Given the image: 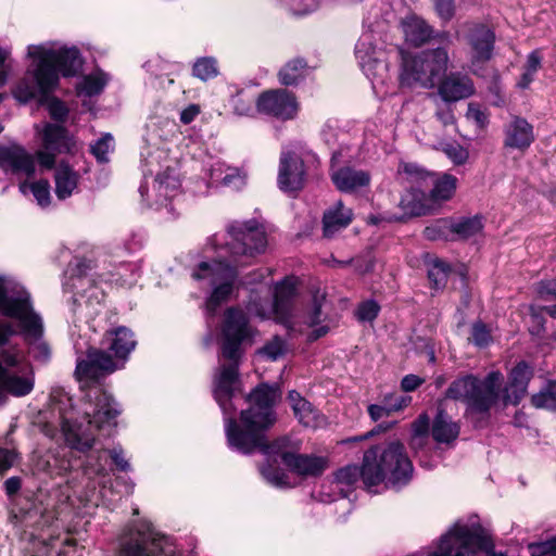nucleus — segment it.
Listing matches in <instances>:
<instances>
[{
    "label": "nucleus",
    "mask_w": 556,
    "mask_h": 556,
    "mask_svg": "<svg viewBox=\"0 0 556 556\" xmlns=\"http://www.w3.org/2000/svg\"><path fill=\"white\" fill-rule=\"evenodd\" d=\"M280 396L281 392L276 386H257L248 396L250 407L241 412L242 427L233 418H226V435L229 445L241 453L250 454L256 448L262 451L267 456V465L261 468L262 476L275 486H287L288 476L283 470L274 467L278 459L303 477L321 475L328 467V462L320 456L294 454L287 438L265 443L264 430L276 421L273 408Z\"/></svg>",
    "instance_id": "f257e3e1"
},
{
    "label": "nucleus",
    "mask_w": 556,
    "mask_h": 556,
    "mask_svg": "<svg viewBox=\"0 0 556 556\" xmlns=\"http://www.w3.org/2000/svg\"><path fill=\"white\" fill-rule=\"evenodd\" d=\"M31 59L26 76L13 90L14 98L26 103L37 94L46 96L59 84L60 73L74 76L81 68L83 60L76 47L59 46L48 42L28 47Z\"/></svg>",
    "instance_id": "f03ea898"
},
{
    "label": "nucleus",
    "mask_w": 556,
    "mask_h": 556,
    "mask_svg": "<svg viewBox=\"0 0 556 556\" xmlns=\"http://www.w3.org/2000/svg\"><path fill=\"white\" fill-rule=\"evenodd\" d=\"M412 473L413 465L404 445L393 441L368 448L364 453L361 469L356 465H348L334 473V481L341 490L354 486L359 478L367 488L382 482L401 485L408 482Z\"/></svg>",
    "instance_id": "7ed1b4c3"
},
{
    "label": "nucleus",
    "mask_w": 556,
    "mask_h": 556,
    "mask_svg": "<svg viewBox=\"0 0 556 556\" xmlns=\"http://www.w3.org/2000/svg\"><path fill=\"white\" fill-rule=\"evenodd\" d=\"M94 402L90 409L85 410L83 421H74L73 410L63 412L60 408L61 427L67 444L80 452L90 450L96 441L97 432L108 431L116 426L121 413L118 404L111 394L96 390Z\"/></svg>",
    "instance_id": "20e7f679"
},
{
    "label": "nucleus",
    "mask_w": 556,
    "mask_h": 556,
    "mask_svg": "<svg viewBox=\"0 0 556 556\" xmlns=\"http://www.w3.org/2000/svg\"><path fill=\"white\" fill-rule=\"evenodd\" d=\"M16 330L11 323H0V405L5 394L25 396L35 384V376L30 365L18 369L25 363L23 349L12 341Z\"/></svg>",
    "instance_id": "39448f33"
},
{
    "label": "nucleus",
    "mask_w": 556,
    "mask_h": 556,
    "mask_svg": "<svg viewBox=\"0 0 556 556\" xmlns=\"http://www.w3.org/2000/svg\"><path fill=\"white\" fill-rule=\"evenodd\" d=\"M295 294L296 280L294 277H287L275 286L273 300H270L271 290L267 286L252 290L247 309L260 319L274 318L288 329L296 330L291 306V300ZM298 331H303V329L299 328Z\"/></svg>",
    "instance_id": "423d86ee"
},
{
    "label": "nucleus",
    "mask_w": 556,
    "mask_h": 556,
    "mask_svg": "<svg viewBox=\"0 0 556 556\" xmlns=\"http://www.w3.org/2000/svg\"><path fill=\"white\" fill-rule=\"evenodd\" d=\"M502 386L503 375L500 371H491L482 380L467 375L454 380L445 396L466 403L469 414H486L497 403Z\"/></svg>",
    "instance_id": "0eeeda50"
},
{
    "label": "nucleus",
    "mask_w": 556,
    "mask_h": 556,
    "mask_svg": "<svg viewBox=\"0 0 556 556\" xmlns=\"http://www.w3.org/2000/svg\"><path fill=\"white\" fill-rule=\"evenodd\" d=\"M448 54L443 48L422 51L403 61L400 81L406 87L433 88L447 70Z\"/></svg>",
    "instance_id": "6e6552de"
},
{
    "label": "nucleus",
    "mask_w": 556,
    "mask_h": 556,
    "mask_svg": "<svg viewBox=\"0 0 556 556\" xmlns=\"http://www.w3.org/2000/svg\"><path fill=\"white\" fill-rule=\"evenodd\" d=\"M15 309H8L5 317L18 321L20 331L29 345V353L35 361L47 364L51 359V348L42 340L43 323L34 309L31 296L18 301Z\"/></svg>",
    "instance_id": "1a4fd4ad"
},
{
    "label": "nucleus",
    "mask_w": 556,
    "mask_h": 556,
    "mask_svg": "<svg viewBox=\"0 0 556 556\" xmlns=\"http://www.w3.org/2000/svg\"><path fill=\"white\" fill-rule=\"evenodd\" d=\"M229 240L227 248L233 256L254 257L267 248V235L264 226L255 219L233 222L227 227Z\"/></svg>",
    "instance_id": "9d476101"
},
{
    "label": "nucleus",
    "mask_w": 556,
    "mask_h": 556,
    "mask_svg": "<svg viewBox=\"0 0 556 556\" xmlns=\"http://www.w3.org/2000/svg\"><path fill=\"white\" fill-rule=\"evenodd\" d=\"M192 277L197 280L207 279L211 285L216 286L206 301L207 313L214 315L218 306L231 295L237 279V271L235 267L220 261H214L213 263L202 262L192 274Z\"/></svg>",
    "instance_id": "9b49d317"
},
{
    "label": "nucleus",
    "mask_w": 556,
    "mask_h": 556,
    "mask_svg": "<svg viewBox=\"0 0 556 556\" xmlns=\"http://www.w3.org/2000/svg\"><path fill=\"white\" fill-rule=\"evenodd\" d=\"M172 546L157 539L150 525L131 526L119 539L121 556H172Z\"/></svg>",
    "instance_id": "f8f14e48"
},
{
    "label": "nucleus",
    "mask_w": 556,
    "mask_h": 556,
    "mask_svg": "<svg viewBox=\"0 0 556 556\" xmlns=\"http://www.w3.org/2000/svg\"><path fill=\"white\" fill-rule=\"evenodd\" d=\"M222 356L224 359L240 358V344L252 334L244 312L237 307L228 308L223 325Z\"/></svg>",
    "instance_id": "ddd939ff"
},
{
    "label": "nucleus",
    "mask_w": 556,
    "mask_h": 556,
    "mask_svg": "<svg viewBox=\"0 0 556 556\" xmlns=\"http://www.w3.org/2000/svg\"><path fill=\"white\" fill-rule=\"evenodd\" d=\"M239 359H227L228 363L220 364L213 377V395L225 415L235 410L231 399L240 390Z\"/></svg>",
    "instance_id": "4468645a"
},
{
    "label": "nucleus",
    "mask_w": 556,
    "mask_h": 556,
    "mask_svg": "<svg viewBox=\"0 0 556 556\" xmlns=\"http://www.w3.org/2000/svg\"><path fill=\"white\" fill-rule=\"evenodd\" d=\"M306 182V168L298 150H283L279 159L277 184L287 193H296Z\"/></svg>",
    "instance_id": "2eb2a0df"
},
{
    "label": "nucleus",
    "mask_w": 556,
    "mask_h": 556,
    "mask_svg": "<svg viewBox=\"0 0 556 556\" xmlns=\"http://www.w3.org/2000/svg\"><path fill=\"white\" fill-rule=\"evenodd\" d=\"M41 141V149L36 152V155L45 168H52L56 154L71 152L75 146L65 128L52 124L45 125Z\"/></svg>",
    "instance_id": "dca6fc26"
},
{
    "label": "nucleus",
    "mask_w": 556,
    "mask_h": 556,
    "mask_svg": "<svg viewBox=\"0 0 556 556\" xmlns=\"http://www.w3.org/2000/svg\"><path fill=\"white\" fill-rule=\"evenodd\" d=\"M256 105L261 113L282 121L294 118L299 110L295 97L285 89L263 92L258 97Z\"/></svg>",
    "instance_id": "f3484780"
},
{
    "label": "nucleus",
    "mask_w": 556,
    "mask_h": 556,
    "mask_svg": "<svg viewBox=\"0 0 556 556\" xmlns=\"http://www.w3.org/2000/svg\"><path fill=\"white\" fill-rule=\"evenodd\" d=\"M466 39L470 49L471 68L476 71L478 65L491 59L495 36L488 26L473 24L469 27Z\"/></svg>",
    "instance_id": "a211bd4d"
},
{
    "label": "nucleus",
    "mask_w": 556,
    "mask_h": 556,
    "mask_svg": "<svg viewBox=\"0 0 556 556\" xmlns=\"http://www.w3.org/2000/svg\"><path fill=\"white\" fill-rule=\"evenodd\" d=\"M433 184V188L430 191L429 198L424 203L413 207L415 215H427L433 213L441 202L448 201L452 199L456 191L457 178L450 174H443L440 177L430 179Z\"/></svg>",
    "instance_id": "6ab92c4d"
},
{
    "label": "nucleus",
    "mask_w": 556,
    "mask_h": 556,
    "mask_svg": "<svg viewBox=\"0 0 556 556\" xmlns=\"http://www.w3.org/2000/svg\"><path fill=\"white\" fill-rule=\"evenodd\" d=\"M506 149L526 151L534 141L533 126L523 117L513 115L503 128Z\"/></svg>",
    "instance_id": "aec40b11"
},
{
    "label": "nucleus",
    "mask_w": 556,
    "mask_h": 556,
    "mask_svg": "<svg viewBox=\"0 0 556 556\" xmlns=\"http://www.w3.org/2000/svg\"><path fill=\"white\" fill-rule=\"evenodd\" d=\"M476 91L472 79L462 73H450L438 86V93L445 103H454L470 98Z\"/></svg>",
    "instance_id": "412c9836"
},
{
    "label": "nucleus",
    "mask_w": 556,
    "mask_h": 556,
    "mask_svg": "<svg viewBox=\"0 0 556 556\" xmlns=\"http://www.w3.org/2000/svg\"><path fill=\"white\" fill-rule=\"evenodd\" d=\"M0 167L5 172L30 176L35 172V160L22 147H5L0 149Z\"/></svg>",
    "instance_id": "4be33fe9"
},
{
    "label": "nucleus",
    "mask_w": 556,
    "mask_h": 556,
    "mask_svg": "<svg viewBox=\"0 0 556 556\" xmlns=\"http://www.w3.org/2000/svg\"><path fill=\"white\" fill-rule=\"evenodd\" d=\"M532 369L527 363H518L509 374L508 384L504 389V404L517 405L527 393L529 381L532 378Z\"/></svg>",
    "instance_id": "5701e85b"
},
{
    "label": "nucleus",
    "mask_w": 556,
    "mask_h": 556,
    "mask_svg": "<svg viewBox=\"0 0 556 556\" xmlns=\"http://www.w3.org/2000/svg\"><path fill=\"white\" fill-rule=\"evenodd\" d=\"M113 357L101 350H90L88 358L79 361L76 366V375L79 379L96 378L98 370L113 372L116 370Z\"/></svg>",
    "instance_id": "b1692460"
},
{
    "label": "nucleus",
    "mask_w": 556,
    "mask_h": 556,
    "mask_svg": "<svg viewBox=\"0 0 556 556\" xmlns=\"http://www.w3.org/2000/svg\"><path fill=\"white\" fill-rule=\"evenodd\" d=\"M135 346L136 340L134 334L125 327L108 331L102 340V348L112 352L119 359H125Z\"/></svg>",
    "instance_id": "393cba45"
},
{
    "label": "nucleus",
    "mask_w": 556,
    "mask_h": 556,
    "mask_svg": "<svg viewBox=\"0 0 556 556\" xmlns=\"http://www.w3.org/2000/svg\"><path fill=\"white\" fill-rule=\"evenodd\" d=\"M288 400L294 416L304 427L315 429L325 424L324 416L296 391H290Z\"/></svg>",
    "instance_id": "a878e982"
},
{
    "label": "nucleus",
    "mask_w": 556,
    "mask_h": 556,
    "mask_svg": "<svg viewBox=\"0 0 556 556\" xmlns=\"http://www.w3.org/2000/svg\"><path fill=\"white\" fill-rule=\"evenodd\" d=\"M211 179L232 190H240L247 185L248 174L243 168L231 167L225 163H215L210 172Z\"/></svg>",
    "instance_id": "bb28decb"
},
{
    "label": "nucleus",
    "mask_w": 556,
    "mask_h": 556,
    "mask_svg": "<svg viewBox=\"0 0 556 556\" xmlns=\"http://www.w3.org/2000/svg\"><path fill=\"white\" fill-rule=\"evenodd\" d=\"M331 180L342 192H353L365 187L370 181L367 172L352 167H342L331 174Z\"/></svg>",
    "instance_id": "cd10ccee"
},
{
    "label": "nucleus",
    "mask_w": 556,
    "mask_h": 556,
    "mask_svg": "<svg viewBox=\"0 0 556 556\" xmlns=\"http://www.w3.org/2000/svg\"><path fill=\"white\" fill-rule=\"evenodd\" d=\"M178 181L174 177L159 176L153 186V192L155 193V200L151 202V197L148 194L146 201L150 206L160 208L164 206L168 213H172L173 206L167 203L168 199L174 198L177 194Z\"/></svg>",
    "instance_id": "c85d7f7f"
},
{
    "label": "nucleus",
    "mask_w": 556,
    "mask_h": 556,
    "mask_svg": "<svg viewBox=\"0 0 556 556\" xmlns=\"http://www.w3.org/2000/svg\"><path fill=\"white\" fill-rule=\"evenodd\" d=\"M458 434V424L453 421L446 413L439 410L431 427V435L433 440L438 443L448 444L455 441Z\"/></svg>",
    "instance_id": "c756f323"
},
{
    "label": "nucleus",
    "mask_w": 556,
    "mask_h": 556,
    "mask_svg": "<svg viewBox=\"0 0 556 556\" xmlns=\"http://www.w3.org/2000/svg\"><path fill=\"white\" fill-rule=\"evenodd\" d=\"M78 174L66 164H60L54 174L55 194L59 200L70 198L78 187Z\"/></svg>",
    "instance_id": "7c9ffc66"
},
{
    "label": "nucleus",
    "mask_w": 556,
    "mask_h": 556,
    "mask_svg": "<svg viewBox=\"0 0 556 556\" xmlns=\"http://www.w3.org/2000/svg\"><path fill=\"white\" fill-rule=\"evenodd\" d=\"M352 220V211L338 202L333 208L324 214V235L331 237L339 230L345 228Z\"/></svg>",
    "instance_id": "2f4dec72"
},
{
    "label": "nucleus",
    "mask_w": 556,
    "mask_h": 556,
    "mask_svg": "<svg viewBox=\"0 0 556 556\" xmlns=\"http://www.w3.org/2000/svg\"><path fill=\"white\" fill-rule=\"evenodd\" d=\"M30 293L17 282L4 281L0 278V313L5 317V312L15 309L18 301L28 299Z\"/></svg>",
    "instance_id": "473e14b6"
},
{
    "label": "nucleus",
    "mask_w": 556,
    "mask_h": 556,
    "mask_svg": "<svg viewBox=\"0 0 556 556\" xmlns=\"http://www.w3.org/2000/svg\"><path fill=\"white\" fill-rule=\"evenodd\" d=\"M405 39L414 46L425 43L432 34V30L426 22L417 16H409L402 23Z\"/></svg>",
    "instance_id": "72a5a7b5"
},
{
    "label": "nucleus",
    "mask_w": 556,
    "mask_h": 556,
    "mask_svg": "<svg viewBox=\"0 0 556 556\" xmlns=\"http://www.w3.org/2000/svg\"><path fill=\"white\" fill-rule=\"evenodd\" d=\"M109 80L110 77L106 73L97 70L83 78L77 85V92L86 97L97 96L103 91Z\"/></svg>",
    "instance_id": "f704fd0d"
},
{
    "label": "nucleus",
    "mask_w": 556,
    "mask_h": 556,
    "mask_svg": "<svg viewBox=\"0 0 556 556\" xmlns=\"http://www.w3.org/2000/svg\"><path fill=\"white\" fill-rule=\"evenodd\" d=\"M542 54L539 49L533 50L529 55L527 56V61L522 67V73L520 75V78L517 81V87L519 89H528L532 81L534 80V77L539 70L542 66Z\"/></svg>",
    "instance_id": "c9c22d12"
},
{
    "label": "nucleus",
    "mask_w": 556,
    "mask_h": 556,
    "mask_svg": "<svg viewBox=\"0 0 556 556\" xmlns=\"http://www.w3.org/2000/svg\"><path fill=\"white\" fill-rule=\"evenodd\" d=\"M18 188L23 194H26L28 190L31 191L38 205L41 207H47L51 203L50 185L47 180H39L33 184L24 181L20 184Z\"/></svg>",
    "instance_id": "e433bc0d"
},
{
    "label": "nucleus",
    "mask_w": 556,
    "mask_h": 556,
    "mask_svg": "<svg viewBox=\"0 0 556 556\" xmlns=\"http://www.w3.org/2000/svg\"><path fill=\"white\" fill-rule=\"evenodd\" d=\"M535 408L556 409V381H549L540 392L531 396Z\"/></svg>",
    "instance_id": "4c0bfd02"
},
{
    "label": "nucleus",
    "mask_w": 556,
    "mask_h": 556,
    "mask_svg": "<svg viewBox=\"0 0 556 556\" xmlns=\"http://www.w3.org/2000/svg\"><path fill=\"white\" fill-rule=\"evenodd\" d=\"M355 54L363 68L370 66L371 62L377 60L376 47L372 45L369 34H365L358 39L355 46Z\"/></svg>",
    "instance_id": "58836bf2"
},
{
    "label": "nucleus",
    "mask_w": 556,
    "mask_h": 556,
    "mask_svg": "<svg viewBox=\"0 0 556 556\" xmlns=\"http://www.w3.org/2000/svg\"><path fill=\"white\" fill-rule=\"evenodd\" d=\"M306 71V64L303 60H293L287 63L279 72L280 83L283 85H293L302 78Z\"/></svg>",
    "instance_id": "ea45409f"
},
{
    "label": "nucleus",
    "mask_w": 556,
    "mask_h": 556,
    "mask_svg": "<svg viewBox=\"0 0 556 556\" xmlns=\"http://www.w3.org/2000/svg\"><path fill=\"white\" fill-rule=\"evenodd\" d=\"M448 277V266L438 258L432 260L428 264V278L434 289L445 287Z\"/></svg>",
    "instance_id": "a19ab883"
},
{
    "label": "nucleus",
    "mask_w": 556,
    "mask_h": 556,
    "mask_svg": "<svg viewBox=\"0 0 556 556\" xmlns=\"http://www.w3.org/2000/svg\"><path fill=\"white\" fill-rule=\"evenodd\" d=\"M451 230L462 239H468L482 230V223L479 217L464 218L451 226Z\"/></svg>",
    "instance_id": "79ce46f5"
},
{
    "label": "nucleus",
    "mask_w": 556,
    "mask_h": 556,
    "mask_svg": "<svg viewBox=\"0 0 556 556\" xmlns=\"http://www.w3.org/2000/svg\"><path fill=\"white\" fill-rule=\"evenodd\" d=\"M114 147L113 136L106 132L90 146V152L100 163H106L109 162V153L114 150Z\"/></svg>",
    "instance_id": "37998d69"
},
{
    "label": "nucleus",
    "mask_w": 556,
    "mask_h": 556,
    "mask_svg": "<svg viewBox=\"0 0 556 556\" xmlns=\"http://www.w3.org/2000/svg\"><path fill=\"white\" fill-rule=\"evenodd\" d=\"M287 351V343L282 339L275 337L264 345V348L260 351V355L266 357L269 361H277L282 357Z\"/></svg>",
    "instance_id": "c03bdc74"
},
{
    "label": "nucleus",
    "mask_w": 556,
    "mask_h": 556,
    "mask_svg": "<svg viewBox=\"0 0 556 556\" xmlns=\"http://www.w3.org/2000/svg\"><path fill=\"white\" fill-rule=\"evenodd\" d=\"M193 75L201 80H207L217 75L216 61L212 58L199 59L193 65Z\"/></svg>",
    "instance_id": "a18cd8bd"
},
{
    "label": "nucleus",
    "mask_w": 556,
    "mask_h": 556,
    "mask_svg": "<svg viewBox=\"0 0 556 556\" xmlns=\"http://www.w3.org/2000/svg\"><path fill=\"white\" fill-rule=\"evenodd\" d=\"M401 172L406 175V179L412 184L422 185L432 179V174L427 173L416 164H403Z\"/></svg>",
    "instance_id": "49530a36"
},
{
    "label": "nucleus",
    "mask_w": 556,
    "mask_h": 556,
    "mask_svg": "<svg viewBox=\"0 0 556 556\" xmlns=\"http://www.w3.org/2000/svg\"><path fill=\"white\" fill-rule=\"evenodd\" d=\"M531 556H556V535L543 541L529 544Z\"/></svg>",
    "instance_id": "de8ad7c7"
},
{
    "label": "nucleus",
    "mask_w": 556,
    "mask_h": 556,
    "mask_svg": "<svg viewBox=\"0 0 556 556\" xmlns=\"http://www.w3.org/2000/svg\"><path fill=\"white\" fill-rule=\"evenodd\" d=\"M471 340L477 346H486L492 341L490 329L480 321L475 323L471 328Z\"/></svg>",
    "instance_id": "09e8293b"
},
{
    "label": "nucleus",
    "mask_w": 556,
    "mask_h": 556,
    "mask_svg": "<svg viewBox=\"0 0 556 556\" xmlns=\"http://www.w3.org/2000/svg\"><path fill=\"white\" fill-rule=\"evenodd\" d=\"M283 3L294 14L299 15L307 14L318 7V0H283Z\"/></svg>",
    "instance_id": "8fccbe9b"
},
{
    "label": "nucleus",
    "mask_w": 556,
    "mask_h": 556,
    "mask_svg": "<svg viewBox=\"0 0 556 556\" xmlns=\"http://www.w3.org/2000/svg\"><path fill=\"white\" fill-rule=\"evenodd\" d=\"M409 402L410 396L401 394H388L383 397V403L387 405L390 414L402 410L408 406Z\"/></svg>",
    "instance_id": "3c124183"
},
{
    "label": "nucleus",
    "mask_w": 556,
    "mask_h": 556,
    "mask_svg": "<svg viewBox=\"0 0 556 556\" xmlns=\"http://www.w3.org/2000/svg\"><path fill=\"white\" fill-rule=\"evenodd\" d=\"M379 313V305L375 301L363 302L357 308V317L362 321L374 320Z\"/></svg>",
    "instance_id": "603ef678"
},
{
    "label": "nucleus",
    "mask_w": 556,
    "mask_h": 556,
    "mask_svg": "<svg viewBox=\"0 0 556 556\" xmlns=\"http://www.w3.org/2000/svg\"><path fill=\"white\" fill-rule=\"evenodd\" d=\"M466 116L469 121H472L473 123H476L477 126L481 128L484 127L489 122L488 114L485 113V111H483L476 103L468 104Z\"/></svg>",
    "instance_id": "864d4df0"
},
{
    "label": "nucleus",
    "mask_w": 556,
    "mask_h": 556,
    "mask_svg": "<svg viewBox=\"0 0 556 556\" xmlns=\"http://www.w3.org/2000/svg\"><path fill=\"white\" fill-rule=\"evenodd\" d=\"M446 155L457 165L464 164L468 160V151L458 143L447 144L444 149Z\"/></svg>",
    "instance_id": "5fc2aeb1"
},
{
    "label": "nucleus",
    "mask_w": 556,
    "mask_h": 556,
    "mask_svg": "<svg viewBox=\"0 0 556 556\" xmlns=\"http://www.w3.org/2000/svg\"><path fill=\"white\" fill-rule=\"evenodd\" d=\"M438 15L443 21H450L454 15L453 0H432Z\"/></svg>",
    "instance_id": "6e6d98bb"
},
{
    "label": "nucleus",
    "mask_w": 556,
    "mask_h": 556,
    "mask_svg": "<svg viewBox=\"0 0 556 556\" xmlns=\"http://www.w3.org/2000/svg\"><path fill=\"white\" fill-rule=\"evenodd\" d=\"M48 110L52 118L63 121L67 115V109L63 102L58 99H51L48 102Z\"/></svg>",
    "instance_id": "4d7b16f0"
},
{
    "label": "nucleus",
    "mask_w": 556,
    "mask_h": 556,
    "mask_svg": "<svg viewBox=\"0 0 556 556\" xmlns=\"http://www.w3.org/2000/svg\"><path fill=\"white\" fill-rule=\"evenodd\" d=\"M325 300L324 294H316L314 296V308L313 312L308 315L307 319L305 320V324L307 327H314L320 321V308H321V302Z\"/></svg>",
    "instance_id": "13d9d810"
},
{
    "label": "nucleus",
    "mask_w": 556,
    "mask_h": 556,
    "mask_svg": "<svg viewBox=\"0 0 556 556\" xmlns=\"http://www.w3.org/2000/svg\"><path fill=\"white\" fill-rule=\"evenodd\" d=\"M430 420L426 414L420 415L412 425V434L428 435Z\"/></svg>",
    "instance_id": "bf43d9fd"
},
{
    "label": "nucleus",
    "mask_w": 556,
    "mask_h": 556,
    "mask_svg": "<svg viewBox=\"0 0 556 556\" xmlns=\"http://www.w3.org/2000/svg\"><path fill=\"white\" fill-rule=\"evenodd\" d=\"M368 414L371 417L372 420L377 421L383 417L390 416V412L387 407V405L382 402L381 405L378 404H371L368 406Z\"/></svg>",
    "instance_id": "052dcab7"
},
{
    "label": "nucleus",
    "mask_w": 556,
    "mask_h": 556,
    "mask_svg": "<svg viewBox=\"0 0 556 556\" xmlns=\"http://www.w3.org/2000/svg\"><path fill=\"white\" fill-rule=\"evenodd\" d=\"M538 292L542 296L556 299V280H544L538 286Z\"/></svg>",
    "instance_id": "680f3d73"
},
{
    "label": "nucleus",
    "mask_w": 556,
    "mask_h": 556,
    "mask_svg": "<svg viewBox=\"0 0 556 556\" xmlns=\"http://www.w3.org/2000/svg\"><path fill=\"white\" fill-rule=\"evenodd\" d=\"M14 457L15 455L12 451L0 448V475L12 467Z\"/></svg>",
    "instance_id": "e2e57ef3"
},
{
    "label": "nucleus",
    "mask_w": 556,
    "mask_h": 556,
    "mask_svg": "<svg viewBox=\"0 0 556 556\" xmlns=\"http://www.w3.org/2000/svg\"><path fill=\"white\" fill-rule=\"evenodd\" d=\"M111 458L121 470L128 471L130 469V465L125 459L122 448H113L111 451Z\"/></svg>",
    "instance_id": "0e129e2a"
},
{
    "label": "nucleus",
    "mask_w": 556,
    "mask_h": 556,
    "mask_svg": "<svg viewBox=\"0 0 556 556\" xmlns=\"http://www.w3.org/2000/svg\"><path fill=\"white\" fill-rule=\"evenodd\" d=\"M422 380L415 375H407L402 379L401 387L404 391L410 392L421 384Z\"/></svg>",
    "instance_id": "69168bd1"
},
{
    "label": "nucleus",
    "mask_w": 556,
    "mask_h": 556,
    "mask_svg": "<svg viewBox=\"0 0 556 556\" xmlns=\"http://www.w3.org/2000/svg\"><path fill=\"white\" fill-rule=\"evenodd\" d=\"M200 113V109L198 105H189L188 108H186L181 114H180V121L181 123L184 124H190L195 117L197 115Z\"/></svg>",
    "instance_id": "338daca9"
},
{
    "label": "nucleus",
    "mask_w": 556,
    "mask_h": 556,
    "mask_svg": "<svg viewBox=\"0 0 556 556\" xmlns=\"http://www.w3.org/2000/svg\"><path fill=\"white\" fill-rule=\"evenodd\" d=\"M4 486L9 495L15 494L21 488V480L17 477H11L4 482Z\"/></svg>",
    "instance_id": "774afa93"
}]
</instances>
